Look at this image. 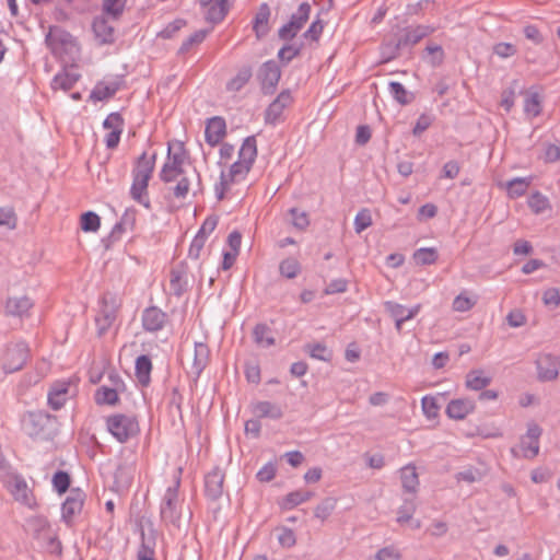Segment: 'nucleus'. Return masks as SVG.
<instances>
[{
    "label": "nucleus",
    "mask_w": 560,
    "mask_h": 560,
    "mask_svg": "<svg viewBox=\"0 0 560 560\" xmlns=\"http://www.w3.org/2000/svg\"><path fill=\"white\" fill-rule=\"evenodd\" d=\"M257 156V141L255 136L246 137L238 150V159L229 168L228 172L222 171L220 182L214 186V192L218 200L224 198L225 191L233 184L243 182Z\"/></svg>",
    "instance_id": "obj_1"
},
{
    "label": "nucleus",
    "mask_w": 560,
    "mask_h": 560,
    "mask_svg": "<svg viewBox=\"0 0 560 560\" xmlns=\"http://www.w3.org/2000/svg\"><path fill=\"white\" fill-rule=\"evenodd\" d=\"M22 430L35 441L52 440L57 432L56 417L42 411H28L21 420Z\"/></svg>",
    "instance_id": "obj_2"
},
{
    "label": "nucleus",
    "mask_w": 560,
    "mask_h": 560,
    "mask_svg": "<svg viewBox=\"0 0 560 560\" xmlns=\"http://www.w3.org/2000/svg\"><path fill=\"white\" fill-rule=\"evenodd\" d=\"M180 477L177 476L174 483L168 486L160 503V516L165 524L179 527L183 502L179 499Z\"/></svg>",
    "instance_id": "obj_3"
},
{
    "label": "nucleus",
    "mask_w": 560,
    "mask_h": 560,
    "mask_svg": "<svg viewBox=\"0 0 560 560\" xmlns=\"http://www.w3.org/2000/svg\"><path fill=\"white\" fill-rule=\"evenodd\" d=\"M106 428L119 443L128 442L140 432L137 418L125 413H115L107 417Z\"/></svg>",
    "instance_id": "obj_4"
},
{
    "label": "nucleus",
    "mask_w": 560,
    "mask_h": 560,
    "mask_svg": "<svg viewBox=\"0 0 560 560\" xmlns=\"http://www.w3.org/2000/svg\"><path fill=\"white\" fill-rule=\"evenodd\" d=\"M120 306L121 299L116 293L106 292L103 294L100 301V310L95 317L98 336L106 334L115 323Z\"/></svg>",
    "instance_id": "obj_5"
},
{
    "label": "nucleus",
    "mask_w": 560,
    "mask_h": 560,
    "mask_svg": "<svg viewBox=\"0 0 560 560\" xmlns=\"http://www.w3.org/2000/svg\"><path fill=\"white\" fill-rule=\"evenodd\" d=\"M77 392V384L72 380L55 381L49 387L47 402L52 410H59Z\"/></svg>",
    "instance_id": "obj_6"
},
{
    "label": "nucleus",
    "mask_w": 560,
    "mask_h": 560,
    "mask_svg": "<svg viewBox=\"0 0 560 560\" xmlns=\"http://www.w3.org/2000/svg\"><path fill=\"white\" fill-rule=\"evenodd\" d=\"M28 346L24 341L8 346L2 359V369L5 373H14L21 370L28 358Z\"/></svg>",
    "instance_id": "obj_7"
},
{
    "label": "nucleus",
    "mask_w": 560,
    "mask_h": 560,
    "mask_svg": "<svg viewBox=\"0 0 560 560\" xmlns=\"http://www.w3.org/2000/svg\"><path fill=\"white\" fill-rule=\"evenodd\" d=\"M280 78L281 70L275 60L265 61L257 72V79L260 82L261 91L266 95L275 93Z\"/></svg>",
    "instance_id": "obj_8"
},
{
    "label": "nucleus",
    "mask_w": 560,
    "mask_h": 560,
    "mask_svg": "<svg viewBox=\"0 0 560 560\" xmlns=\"http://www.w3.org/2000/svg\"><path fill=\"white\" fill-rule=\"evenodd\" d=\"M384 307L386 312L394 318L395 328L398 332L401 331L404 323L416 317L421 310L420 304L407 308L406 306L394 301H386L384 303Z\"/></svg>",
    "instance_id": "obj_9"
},
{
    "label": "nucleus",
    "mask_w": 560,
    "mask_h": 560,
    "mask_svg": "<svg viewBox=\"0 0 560 560\" xmlns=\"http://www.w3.org/2000/svg\"><path fill=\"white\" fill-rule=\"evenodd\" d=\"M84 500L85 493L81 489L73 488L70 490L61 505V518L65 523L70 524L73 517L82 511Z\"/></svg>",
    "instance_id": "obj_10"
},
{
    "label": "nucleus",
    "mask_w": 560,
    "mask_h": 560,
    "mask_svg": "<svg viewBox=\"0 0 560 560\" xmlns=\"http://www.w3.org/2000/svg\"><path fill=\"white\" fill-rule=\"evenodd\" d=\"M541 428L536 423H529L524 436L521 438V450L525 458H534L539 453V438Z\"/></svg>",
    "instance_id": "obj_11"
},
{
    "label": "nucleus",
    "mask_w": 560,
    "mask_h": 560,
    "mask_svg": "<svg viewBox=\"0 0 560 560\" xmlns=\"http://www.w3.org/2000/svg\"><path fill=\"white\" fill-rule=\"evenodd\" d=\"M292 102L293 97L290 90H283L267 107L265 112V122L272 126L277 125L284 108Z\"/></svg>",
    "instance_id": "obj_12"
},
{
    "label": "nucleus",
    "mask_w": 560,
    "mask_h": 560,
    "mask_svg": "<svg viewBox=\"0 0 560 560\" xmlns=\"http://www.w3.org/2000/svg\"><path fill=\"white\" fill-rule=\"evenodd\" d=\"M167 314L158 306H149L141 315L142 328L148 332H156L164 328Z\"/></svg>",
    "instance_id": "obj_13"
},
{
    "label": "nucleus",
    "mask_w": 560,
    "mask_h": 560,
    "mask_svg": "<svg viewBox=\"0 0 560 560\" xmlns=\"http://www.w3.org/2000/svg\"><path fill=\"white\" fill-rule=\"evenodd\" d=\"M536 365L540 381H552L559 374L560 360L556 355L544 353L537 358Z\"/></svg>",
    "instance_id": "obj_14"
},
{
    "label": "nucleus",
    "mask_w": 560,
    "mask_h": 560,
    "mask_svg": "<svg viewBox=\"0 0 560 560\" xmlns=\"http://www.w3.org/2000/svg\"><path fill=\"white\" fill-rule=\"evenodd\" d=\"M224 472L214 467L205 476V493L209 500L217 501L223 494Z\"/></svg>",
    "instance_id": "obj_15"
},
{
    "label": "nucleus",
    "mask_w": 560,
    "mask_h": 560,
    "mask_svg": "<svg viewBox=\"0 0 560 560\" xmlns=\"http://www.w3.org/2000/svg\"><path fill=\"white\" fill-rule=\"evenodd\" d=\"M226 133L225 120L220 116L211 117L207 120L205 129L206 142L211 145H218Z\"/></svg>",
    "instance_id": "obj_16"
},
{
    "label": "nucleus",
    "mask_w": 560,
    "mask_h": 560,
    "mask_svg": "<svg viewBox=\"0 0 560 560\" xmlns=\"http://www.w3.org/2000/svg\"><path fill=\"white\" fill-rule=\"evenodd\" d=\"M476 408L475 401L469 398L453 399L447 404L446 415L454 420H463Z\"/></svg>",
    "instance_id": "obj_17"
},
{
    "label": "nucleus",
    "mask_w": 560,
    "mask_h": 560,
    "mask_svg": "<svg viewBox=\"0 0 560 560\" xmlns=\"http://www.w3.org/2000/svg\"><path fill=\"white\" fill-rule=\"evenodd\" d=\"M156 161V153H152L148 155L147 152H143L135 163V167L132 168L131 175L132 177H142L151 179L152 174L154 172Z\"/></svg>",
    "instance_id": "obj_18"
},
{
    "label": "nucleus",
    "mask_w": 560,
    "mask_h": 560,
    "mask_svg": "<svg viewBox=\"0 0 560 560\" xmlns=\"http://www.w3.org/2000/svg\"><path fill=\"white\" fill-rule=\"evenodd\" d=\"M92 28L94 35L101 45L112 44L115 40V28L108 23L106 18L97 16L94 19Z\"/></svg>",
    "instance_id": "obj_19"
},
{
    "label": "nucleus",
    "mask_w": 560,
    "mask_h": 560,
    "mask_svg": "<svg viewBox=\"0 0 560 560\" xmlns=\"http://www.w3.org/2000/svg\"><path fill=\"white\" fill-rule=\"evenodd\" d=\"M430 28L428 26L418 25L416 27H408L397 35L400 45L405 48H410L422 38L428 36Z\"/></svg>",
    "instance_id": "obj_20"
},
{
    "label": "nucleus",
    "mask_w": 560,
    "mask_h": 560,
    "mask_svg": "<svg viewBox=\"0 0 560 560\" xmlns=\"http://www.w3.org/2000/svg\"><path fill=\"white\" fill-rule=\"evenodd\" d=\"M156 537L153 529L141 530V544L137 552L138 560H155Z\"/></svg>",
    "instance_id": "obj_21"
},
{
    "label": "nucleus",
    "mask_w": 560,
    "mask_h": 560,
    "mask_svg": "<svg viewBox=\"0 0 560 560\" xmlns=\"http://www.w3.org/2000/svg\"><path fill=\"white\" fill-rule=\"evenodd\" d=\"M121 79H115L108 82H98L91 92L90 97L93 101H104L113 97L121 86Z\"/></svg>",
    "instance_id": "obj_22"
},
{
    "label": "nucleus",
    "mask_w": 560,
    "mask_h": 560,
    "mask_svg": "<svg viewBox=\"0 0 560 560\" xmlns=\"http://www.w3.org/2000/svg\"><path fill=\"white\" fill-rule=\"evenodd\" d=\"M150 179L142 177H132L130 187L131 198L147 209L151 208L150 198L148 195V185Z\"/></svg>",
    "instance_id": "obj_23"
},
{
    "label": "nucleus",
    "mask_w": 560,
    "mask_h": 560,
    "mask_svg": "<svg viewBox=\"0 0 560 560\" xmlns=\"http://www.w3.org/2000/svg\"><path fill=\"white\" fill-rule=\"evenodd\" d=\"M34 303L28 296L9 298L5 303V312L11 316L23 317L28 314Z\"/></svg>",
    "instance_id": "obj_24"
},
{
    "label": "nucleus",
    "mask_w": 560,
    "mask_h": 560,
    "mask_svg": "<svg viewBox=\"0 0 560 560\" xmlns=\"http://www.w3.org/2000/svg\"><path fill=\"white\" fill-rule=\"evenodd\" d=\"M491 381L492 377L487 375L483 370L476 369L466 374L465 385L468 389L478 392L485 389Z\"/></svg>",
    "instance_id": "obj_25"
},
{
    "label": "nucleus",
    "mask_w": 560,
    "mask_h": 560,
    "mask_svg": "<svg viewBox=\"0 0 560 560\" xmlns=\"http://www.w3.org/2000/svg\"><path fill=\"white\" fill-rule=\"evenodd\" d=\"M253 412L257 418H269L273 420H278L283 416L282 409L279 405L267 400L254 404Z\"/></svg>",
    "instance_id": "obj_26"
},
{
    "label": "nucleus",
    "mask_w": 560,
    "mask_h": 560,
    "mask_svg": "<svg viewBox=\"0 0 560 560\" xmlns=\"http://www.w3.org/2000/svg\"><path fill=\"white\" fill-rule=\"evenodd\" d=\"M152 362L149 355L141 354L136 359L135 374L142 386H148L151 381Z\"/></svg>",
    "instance_id": "obj_27"
},
{
    "label": "nucleus",
    "mask_w": 560,
    "mask_h": 560,
    "mask_svg": "<svg viewBox=\"0 0 560 560\" xmlns=\"http://www.w3.org/2000/svg\"><path fill=\"white\" fill-rule=\"evenodd\" d=\"M270 18V8L267 3L259 5V9L253 21V28L258 38L264 37L269 32L268 21Z\"/></svg>",
    "instance_id": "obj_28"
},
{
    "label": "nucleus",
    "mask_w": 560,
    "mask_h": 560,
    "mask_svg": "<svg viewBox=\"0 0 560 560\" xmlns=\"http://www.w3.org/2000/svg\"><path fill=\"white\" fill-rule=\"evenodd\" d=\"M253 69L250 66H243L238 69L236 74L226 82L225 89L228 92L241 91L250 80Z\"/></svg>",
    "instance_id": "obj_29"
},
{
    "label": "nucleus",
    "mask_w": 560,
    "mask_h": 560,
    "mask_svg": "<svg viewBox=\"0 0 560 560\" xmlns=\"http://www.w3.org/2000/svg\"><path fill=\"white\" fill-rule=\"evenodd\" d=\"M253 338L257 346L269 348L275 345V337L271 328L266 324H257L253 330Z\"/></svg>",
    "instance_id": "obj_30"
},
{
    "label": "nucleus",
    "mask_w": 560,
    "mask_h": 560,
    "mask_svg": "<svg viewBox=\"0 0 560 560\" xmlns=\"http://www.w3.org/2000/svg\"><path fill=\"white\" fill-rule=\"evenodd\" d=\"M401 486L406 492L415 494L419 486L418 474L416 467L407 465L400 470Z\"/></svg>",
    "instance_id": "obj_31"
},
{
    "label": "nucleus",
    "mask_w": 560,
    "mask_h": 560,
    "mask_svg": "<svg viewBox=\"0 0 560 560\" xmlns=\"http://www.w3.org/2000/svg\"><path fill=\"white\" fill-rule=\"evenodd\" d=\"M388 92L392 95V97L399 104V105H408L415 100V94L397 81H390L388 83Z\"/></svg>",
    "instance_id": "obj_32"
},
{
    "label": "nucleus",
    "mask_w": 560,
    "mask_h": 560,
    "mask_svg": "<svg viewBox=\"0 0 560 560\" xmlns=\"http://www.w3.org/2000/svg\"><path fill=\"white\" fill-rule=\"evenodd\" d=\"M203 7H208L206 12L207 21L211 23L221 22L226 15L229 8L225 1H212L210 4H202Z\"/></svg>",
    "instance_id": "obj_33"
},
{
    "label": "nucleus",
    "mask_w": 560,
    "mask_h": 560,
    "mask_svg": "<svg viewBox=\"0 0 560 560\" xmlns=\"http://www.w3.org/2000/svg\"><path fill=\"white\" fill-rule=\"evenodd\" d=\"M532 184V177H515L506 183L508 194L511 198L522 197Z\"/></svg>",
    "instance_id": "obj_34"
},
{
    "label": "nucleus",
    "mask_w": 560,
    "mask_h": 560,
    "mask_svg": "<svg viewBox=\"0 0 560 560\" xmlns=\"http://www.w3.org/2000/svg\"><path fill=\"white\" fill-rule=\"evenodd\" d=\"M78 80L79 74L77 73L60 72L54 77L51 81V88L54 90L60 89L63 91H69L74 86Z\"/></svg>",
    "instance_id": "obj_35"
},
{
    "label": "nucleus",
    "mask_w": 560,
    "mask_h": 560,
    "mask_svg": "<svg viewBox=\"0 0 560 560\" xmlns=\"http://www.w3.org/2000/svg\"><path fill=\"white\" fill-rule=\"evenodd\" d=\"M170 288L174 295L180 296L187 290L185 272L179 268L171 270Z\"/></svg>",
    "instance_id": "obj_36"
},
{
    "label": "nucleus",
    "mask_w": 560,
    "mask_h": 560,
    "mask_svg": "<svg viewBox=\"0 0 560 560\" xmlns=\"http://www.w3.org/2000/svg\"><path fill=\"white\" fill-rule=\"evenodd\" d=\"M313 497V492L305 490H296L288 493L283 499L282 508L285 510H291L306 501H308Z\"/></svg>",
    "instance_id": "obj_37"
},
{
    "label": "nucleus",
    "mask_w": 560,
    "mask_h": 560,
    "mask_svg": "<svg viewBox=\"0 0 560 560\" xmlns=\"http://www.w3.org/2000/svg\"><path fill=\"white\" fill-rule=\"evenodd\" d=\"M118 400V388L101 386L95 393V401L97 405L115 406Z\"/></svg>",
    "instance_id": "obj_38"
},
{
    "label": "nucleus",
    "mask_w": 560,
    "mask_h": 560,
    "mask_svg": "<svg viewBox=\"0 0 560 560\" xmlns=\"http://www.w3.org/2000/svg\"><path fill=\"white\" fill-rule=\"evenodd\" d=\"M10 488L16 500L25 504L30 503L28 487L22 477H14L10 482Z\"/></svg>",
    "instance_id": "obj_39"
},
{
    "label": "nucleus",
    "mask_w": 560,
    "mask_h": 560,
    "mask_svg": "<svg viewBox=\"0 0 560 560\" xmlns=\"http://www.w3.org/2000/svg\"><path fill=\"white\" fill-rule=\"evenodd\" d=\"M305 351L310 354L311 358L319 360V361H324V362H329L332 358V351L329 350L322 342L306 345Z\"/></svg>",
    "instance_id": "obj_40"
},
{
    "label": "nucleus",
    "mask_w": 560,
    "mask_h": 560,
    "mask_svg": "<svg viewBox=\"0 0 560 560\" xmlns=\"http://www.w3.org/2000/svg\"><path fill=\"white\" fill-rule=\"evenodd\" d=\"M209 357V348L203 342L195 343L194 369L199 374L206 368Z\"/></svg>",
    "instance_id": "obj_41"
},
{
    "label": "nucleus",
    "mask_w": 560,
    "mask_h": 560,
    "mask_svg": "<svg viewBox=\"0 0 560 560\" xmlns=\"http://www.w3.org/2000/svg\"><path fill=\"white\" fill-rule=\"evenodd\" d=\"M101 225V218L94 211H86L82 213L80 219V226L84 232L95 233L98 231Z\"/></svg>",
    "instance_id": "obj_42"
},
{
    "label": "nucleus",
    "mask_w": 560,
    "mask_h": 560,
    "mask_svg": "<svg viewBox=\"0 0 560 560\" xmlns=\"http://www.w3.org/2000/svg\"><path fill=\"white\" fill-rule=\"evenodd\" d=\"M413 259L418 265H432L438 259V252L432 247H422L415 252Z\"/></svg>",
    "instance_id": "obj_43"
},
{
    "label": "nucleus",
    "mask_w": 560,
    "mask_h": 560,
    "mask_svg": "<svg viewBox=\"0 0 560 560\" xmlns=\"http://www.w3.org/2000/svg\"><path fill=\"white\" fill-rule=\"evenodd\" d=\"M279 271L281 276L293 279L300 273L301 265L295 258H285L280 262Z\"/></svg>",
    "instance_id": "obj_44"
},
{
    "label": "nucleus",
    "mask_w": 560,
    "mask_h": 560,
    "mask_svg": "<svg viewBox=\"0 0 560 560\" xmlns=\"http://www.w3.org/2000/svg\"><path fill=\"white\" fill-rule=\"evenodd\" d=\"M337 500L335 498H325L314 510L315 517L325 521L336 509Z\"/></svg>",
    "instance_id": "obj_45"
},
{
    "label": "nucleus",
    "mask_w": 560,
    "mask_h": 560,
    "mask_svg": "<svg viewBox=\"0 0 560 560\" xmlns=\"http://www.w3.org/2000/svg\"><path fill=\"white\" fill-rule=\"evenodd\" d=\"M401 49H404V47L400 45L397 35L393 39L384 43L381 47L382 56L385 61L396 58Z\"/></svg>",
    "instance_id": "obj_46"
},
{
    "label": "nucleus",
    "mask_w": 560,
    "mask_h": 560,
    "mask_svg": "<svg viewBox=\"0 0 560 560\" xmlns=\"http://www.w3.org/2000/svg\"><path fill=\"white\" fill-rule=\"evenodd\" d=\"M485 475L486 474L483 470L469 466L456 474V480L464 481L467 483H474L480 481L485 477Z\"/></svg>",
    "instance_id": "obj_47"
},
{
    "label": "nucleus",
    "mask_w": 560,
    "mask_h": 560,
    "mask_svg": "<svg viewBox=\"0 0 560 560\" xmlns=\"http://www.w3.org/2000/svg\"><path fill=\"white\" fill-rule=\"evenodd\" d=\"M311 10L312 8L310 3L302 2L299 5L298 10L294 13H292L289 21L302 30L307 20L310 19Z\"/></svg>",
    "instance_id": "obj_48"
},
{
    "label": "nucleus",
    "mask_w": 560,
    "mask_h": 560,
    "mask_svg": "<svg viewBox=\"0 0 560 560\" xmlns=\"http://www.w3.org/2000/svg\"><path fill=\"white\" fill-rule=\"evenodd\" d=\"M416 512V503L413 499L405 498L402 504L397 511V522L405 524L412 518Z\"/></svg>",
    "instance_id": "obj_49"
},
{
    "label": "nucleus",
    "mask_w": 560,
    "mask_h": 560,
    "mask_svg": "<svg viewBox=\"0 0 560 560\" xmlns=\"http://www.w3.org/2000/svg\"><path fill=\"white\" fill-rule=\"evenodd\" d=\"M529 208L537 214L542 213L549 207V200L539 191H535L528 198Z\"/></svg>",
    "instance_id": "obj_50"
},
{
    "label": "nucleus",
    "mask_w": 560,
    "mask_h": 560,
    "mask_svg": "<svg viewBox=\"0 0 560 560\" xmlns=\"http://www.w3.org/2000/svg\"><path fill=\"white\" fill-rule=\"evenodd\" d=\"M302 45L296 44H285L278 51V58L284 62L289 63L295 57H298L301 52Z\"/></svg>",
    "instance_id": "obj_51"
},
{
    "label": "nucleus",
    "mask_w": 560,
    "mask_h": 560,
    "mask_svg": "<svg viewBox=\"0 0 560 560\" xmlns=\"http://www.w3.org/2000/svg\"><path fill=\"white\" fill-rule=\"evenodd\" d=\"M52 487L59 494L67 492L70 487L69 474L63 470L56 471L52 476Z\"/></svg>",
    "instance_id": "obj_52"
},
{
    "label": "nucleus",
    "mask_w": 560,
    "mask_h": 560,
    "mask_svg": "<svg viewBox=\"0 0 560 560\" xmlns=\"http://www.w3.org/2000/svg\"><path fill=\"white\" fill-rule=\"evenodd\" d=\"M353 225H354V231L358 234L362 233L364 230H366L369 226H371L372 225V215H371L370 210H368V209L360 210L354 218Z\"/></svg>",
    "instance_id": "obj_53"
},
{
    "label": "nucleus",
    "mask_w": 560,
    "mask_h": 560,
    "mask_svg": "<svg viewBox=\"0 0 560 560\" xmlns=\"http://www.w3.org/2000/svg\"><path fill=\"white\" fill-rule=\"evenodd\" d=\"M289 213L292 218L291 222L295 229L303 231L308 226L310 220L305 211H301L298 208H291Z\"/></svg>",
    "instance_id": "obj_54"
},
{
    "label": "nucleus",
    "mask_w": 560,
    "mask_h": 560,
    "mask_svg": "<svg viewBox=\"0 0 560 560\" xmlns=\"http://www.w3.org/2000/svg\"><path fill=\"white\" fill-rule=\"evenodd\" d=\"M524 112L532 117H537L540 114L541 106L537 93H533L525 98Z\"/></svg>",
    "instance_id": "obj_55"
},
{
    "label": "nucleus",
    "mask_w": 560,
    "mask_h": 560,
    "mask_svg": "<svg viewBox=\"0 0 560 560\" xmlns=\"http://www.w3.org/2000/svg\"><path fill=\"white\" fill-rule=\"evenodd\" d=\"M207 34H208V31H206V30H199V31L195 32L194 34H191L186 40L183 42V44L179 48V52H183V54L187 52L191 48V46L203 42Z\"/></svg>",
    "instance_id": "obj_56"
},
{
    "label": "nucleus",
    "mask_w": 560,
    "mask_h": 560,
    "mask_svg": "<svg viewBox=\"0 0 560 560\" xmlns=\"http://www.w3.org/2000/svg\"><path fill=\"white\" fill-rule=\"evenodd\" d=\"M277 474V466L273 462H268L265 464L256 474V478L260 482H269L271 481Z\"/></svg>",
    "instance_id": "obj_57"
},
{
    "label": "nucleus",
    "mask_w": 560,
    "mask_h": 560,
    "mask_svg": "<svg viewBox=\"0 0 560 560\" xmlns=\"http://www.w3.org/2000/svg\"><path fill=\"white\" fill-rule=\"evenodd\" d=\"M324 25L319 19L312 22L310 27L303 33L305 40L317 42L323 33Z\"/></svg>",
    "instance_id": "obj_58"
},
{
    "label": "nucleus",
    "mask_w": 560,
    "mask_h": 560,
    "mask_svg": "<svg viewBox=\"0 0 560 560\" xmlns=\"http://www.w3.org/2000/svg\"><path fill=\"white\" fill-rule=\"evenodd\" d=\"M301 31L300 27H298L295 24H293L292 22L288 21L285 24H283L279 30H278V37L281 39V40H284V42H290L292 40L296 35L298 33Z\"/></svg>",
    "instance_id": "obj_59"
},
{
    "label": "nucleus",
    "mask_w": 560,
    "mask_h": 560,
    "mask_svg": "<svg viewBox=\"0 0 560 560\" xmlns=\"http://www.w3.org/2000/svg\"><path fill=\"white\" fill-rule=\"evenodd\" d=\"M421 407H422L423 413L429 419H433V418H435L438 416L439 406H438L436 399L434 397L424 396L421 399Z\"/></svg>",
    "instance_id": "obj_60"
},
{
    "label": "nucleus",
    "mask_w": 560,
    "mask_h": 560,
    "mask_svg": "<svg viewBox=\"0 0 560 560\" xmlns=\"http://www.w3.org/2000/svg\"><path fill=\"white\" fill-rule=\"evenodd\" d=\"M433 120L434 117L432 115L427 113L421 114L413 126L412 135L416 137L420 136L432 125Z\"/></svg>",
    "instance_id": "obj_61"
},
{
    "label": "nucleus",
    "mask_w": 560,
    "mask_h": 560,
    "mask_svg": "<svg viewBox=\"0 0 560 560\" xmlns=\"http://www.w3.org/2000/svg\"><path fill=\"white\" fill-rule=\"evenodd\" d=\"M103 127L108 130H120L124 129V118L122 116L117 113H110L105 120L103 121Z\"/></svg>",
    "instance_id": "obj_62"
},
{
    "label": "nucleus",
    "mask_w": 560,
    "mask_h": 560,
    "mask_svg": "<svg viewBox=\"0 0 560 560\" xmlns=\"http://www.w3.org/2000/svg\"><path fill=\"white\" fill-rule=\"evenodd\" d=\"M476 301L466 296L465 294H458L453 301V310L456 312H467L474 307Z\"/></svg>",
    "instance_id": "obj_63"
},
{
    "label": "nucleus",
    "mask_w": 560,
    "mask_h": 560,
    "mask_svg": "<svg viewBox=\"0 0 560 560\" xmlns=\"http://www.w3.org/2000/svg\"><path fill=\"white\" fill-rule=\"evenodd\" d=\"M124 4L122 0H104L103 8L113 19H117L124 11Z\"/></svg>",
    "instance_id": "obj_64"
}]
</instances>
